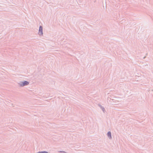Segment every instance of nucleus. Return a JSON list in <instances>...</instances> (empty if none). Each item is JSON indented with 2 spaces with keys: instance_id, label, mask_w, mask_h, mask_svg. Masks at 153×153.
I'll list each match as a JSON object with an SVG mask.
<instances>
[{
  "instance_id": "obj_4",
  "label": "nucleus",
  "mask_w": 153,
  "mask_h": 153,
  "mask_svg": "<svg viewBox=\"0 0 153 153\" xmlns=\"http://www.w3.org/2000/svg\"><path fill=\"white\" fill-rule=\"evenodd\" d=\"M37 153H48L47 152L44 151V152H39Z\"/></svg>"
},
{
  "instance_id": "obj_3",
  "label": "nucleus",
  "mask_w": 153,
  "mask_h": 153,
  "mask_svg": "<svg viewBox=\"0 0 153 153\" xmlns=\"http://www.w3.org/2000/svg\"><path fill=\"white\" fill-rule=\"evenodd\" d=\"M108 137H109L110 138H111V132H108Z\"/></svg>"
},
{
  "instance_id": "obj_2",
  "label": "nucleus",
  "mask_w": 153,
  "mask_h": 153,
  "mask_svg": "<svg viewBox=\"0 0 153 153\" xmlns=\"http://www.w3.org/2000/svg\"><path fill=\"white\" fill-rule=\"evenodd\" d=\"M39 35H42L43 34L42 33V27L41 26H40L39 30Z\"/></svg>"
},
{
  "instance_id": "obj_1",
  "label": "nucleus",
  "mask_w": 153,
  "mask_h": 153,
  "mask_svg": "<svg viewBox=\"0 0 153 153\" xmlns=\"http://www.w3.org/2000/svg\"><path fill=\"white\" fill-rule=\"evenodd\" d=\"M29 84V82L27 81H25L24 82H22V84H21V86H23L25 85H27Z\"/></svg>"
}]
</instances>
